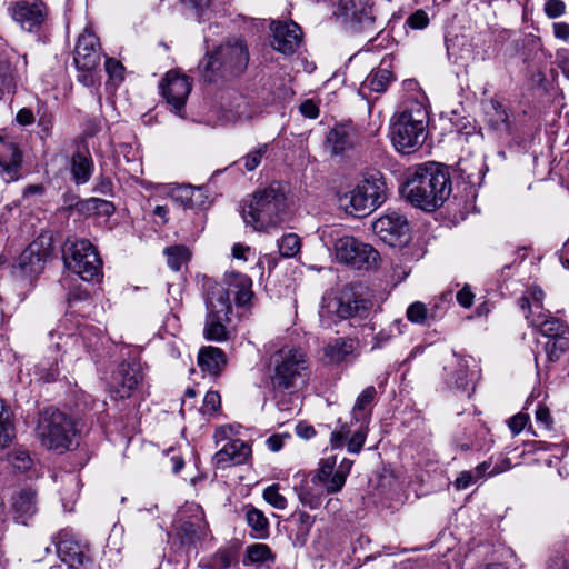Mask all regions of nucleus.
Here are the masks:
<instances>
[{
  "instance_id": "nucleus-13",
  "label": "nucleus",
  "mask_w": 569,
  "mask_h": 569,
  "mask_svg": "<svg viewBox=\"0 0 569 569\" xmlns=\"http://www.w3.org/2000/svg\"><path fill=\"white\" fill-rule=\"evenodd\" d=\"M54 545L60 560L71 569H87L91 562L88 545L77 539L70 530L59 531Z\"/></svg>"
},
{
  "instance_id": "nucleus-12",
  "label": "nucleus",
  "mask_w": 569,
  "mask_h": 569,
  "mask_svg": "<svg viewBox=\"0 0 569 569\" xmlns=\"http://www.w3.org/2000/svg\"><path fill=\"white\" fill-rule=\"evenodd\" d=\"M64 318L58 328L50 332V337H58L59 341L54 343L57 349L63 348L64 352L74 351L80 347L86 351L96 350L101 340L100 330L88 323H77L74 331L69 330Z\"/></svg>"
},
{
  "instance_id": "nucleus-43",
  "label": "nucleus",
  "mask_w": 569,
  "mask_h": 569,
  "mask_svg": "<svg viewBox=\"0 0 569 569\" xmlns=\"http://www.w3.org/2000/svg\"><path fill=\"white\" fill-rule=\"evenodd\" d=\"M491 463L489 461H483L479 463L475 469L467 470L460 472V475L455 480V487L458 490H463L476 483L478 480L482 479L490 469Z\"/></svg>"
},
{
  "instance_id": "nucleus-20",
  "label": "nucleus",
  "mask_w": 569,
  "mask_h": 569,
  "mask_svg": "<svg viewBox=\"0 0 569 569\" xmlns=\"http://www.w3.org/2000/svg\"><path fill=\"white\" fill-rule=\"evenodd\" d=\"M161 93L171 110L182 116L186 101L192 89V81L189 77L177 71H169L160 83Z\"/></svg>"
},
{
  "instance_id": "nucleus-53",
  "label": "nucleus",
  "mask_w": 569,
  "mask_h": 569,
  "mask_svg": "<svg viewBox=\"0 0 569 569\" xmlns=\"http://www.w3.org/2000/svg\"><path fill=\"white\" fill-rule=\"evenodd\" d=\"M38 114V126L40 127V131L42 137H49L52 132L54 117L52 112L48 111L44 106H39L37 110Z\"/></svg>"
},
{
  "instance_id": "nucleus-36",
  "label": "nucleus",
  "mask_w": 569,
  "mask_h": 569,
  "mask_svg": "<svg viewBox=\"0 0 569 569\" xmlns=\"http://www.w3.org/2000/svg\"><path fill=\"white\" fill-rule=\"evenodd\" d=\"M227 360L223 351L217 347H204L198 356V365L203 371L217 376L224 367Z\"/></svg>"
},
{
  "instance_id": "nucleus-59",
  "label": "nucleus",
  "mask_w": 569,
  "mask_h": 569,
  "mask_svg": "<svg viewBox=\"0 0 569 569\" xmlns=\"http://www.w3.org/2000/svg\"><path fill=\"white\" fill-rule=\"evenodd\" d=\"M40 378L44 381H51L59 375L58 360L54 359L52 363L47 367V363L41 362L38 366Z\"/></svg>"
},
{
  "instance_id": "nucleus-5",
  "label": "nucleus",
  "mask_w": 569,
  "mask_h": 569,
  "mask_svg": "<svg viewBox=\"0 0 569 569\" xmlns=\"http://www.w3.org/2000/svg\"><path fill=\"white\" fill-rule=\"evenodd\" d=\"M286 196L279 187L257 191L242 211V217L254 231L269 232L284 220Z\"/></svg>"
},
{
  "instance_id": "nucleus-6",
  "label": "nucleus",
  "mask_w": 569,
  "mask_h": 569,
  "mask_svg": "<svg viewBox=\"0 0 569 569\" xmlns=\"http://www.w3.org/2000/svg\"><path fill=\"white\" fill-rule=\"evenodd\" d=\"M427 122V108L418 101H410L391 124L390 137L396 150L410 153L421 147Z\"/></svg>"
},
{
  "instance_id": "nucleus-55",
  "label": "nucleus",
  "mask_w": 569,
  "mask_h": 569,
  "mask_svg": "<svg viewBox=\"0 0 569 569\" xmlns=\"http://www.w3.org/2000/svg\"><path fill=\"white\" fill-rule=\"evenodd\" d=\"M295 516L299 522L298 536L305 540L315 523V517L302 510L296 511Z\"/></svg>"
},
{
  "instance_id": "nucleus-28",
  "label": "nucleus",
  "mask_w": 569,
  "mask_h": 569,
  "mask_svg": "<svg viewBox=\"0 0 569 569\" xmlns=\"http://www.w3.org/2000/svg\"><path fill=\"white\" fill-rule=\"evenodd\" d=\"M356 144L355 132L345 126L335 127L326 139V149L331 156H341L353 149Z\"/></svg>"
},
{
  "instance_id": "nucleus-46",
  "label": "nucleus",
  "mask_w": 569,
  "mask_h": 569,
  "mask_svg": "<svg viewBox=\"0 0 569 569\" xmlns=\"http://www.w3.org/2000/svg\"><path fill=\"white\" fill-rule=\"evenodd\" d=\"M13 438L11 412L0 399V449L9 446Z\"/></svg>"
},
{
  "instance_id": "nucleus-15",
  "label": "nucleus",
  "mask_w": 569,
  "mask_h": 569,
  "mask_svg": "<svg viewBox=\"0 0 569 569\" xmlns=\"http://www.w3.org/2000/svg\"><path fill=\"white\" fill-rule=\"evenodd\" d=\"M7 12L23 30L32 32L46 21L48 8L42 0H16L8 3Z\"/></svg>"
},
{
  "instance_id": "nucleus-9",
  "label": "nucleus",
  "mask_w": 569,
  "mask_h": 569,
  "mask_svg": "<svg viewBox=\"0 0 569 569\" xmlns=\"http://www.w3.org/2000/svg\"><path fill=\"white\" fill-rule=\"evenodd\" d=\"M66 268L84 281H99L102 260L97 248L88 239H68L63 248Z\"/></svg>"
},
{
  "instance_id": "nucleus-30",
  "label": "nucleus",
  "mask_w": 569,
  "mask_h": 569,
  "mask_svg": "<svg viewBox=\"0 0 569 569\" xmlns=\"http://www.w3.org/2000/svg\"><path fill=\"white\" fill-rule=\"evenodd\" d=\"M460 178L470 186L471 189L479 187L486 174V163L481 158H465L457 163Z\"/></svg>"
},
{
  "instance_id": "nucleus-34",
  "label": "nucleus",
  "mask_w": 569,
  "mask_h": 569,
  "mask_svg": "<svg viewBox=\"0 0 569 569\" xmlns=\"http://www.w3.org/2000/svg\"><path fill=\"white\" fill-rule=\"evenodd\" d=\"M392 82V72L387 69H377L371 71L362 81L359 92L365 98L370 93H383Z\"/></svg>"
},
{
  "instance_id": "nucleus-26",
  "label": "nucleus",
  "mask_w": 569,
  "mask_h": 569,
  "mask_svg": "<svg viewBox=\"0 0 569 569\" xmlns=\"http://www.w3.org/2000/svg\"><path fill=\"white\" fill-rule=\"evenodd\" d=\"M37 511V495L32 489H22L12 496L10 512L16 522L28 525Z\"/></svg>"
},
{
  "instance_id": "nucleus-1",
  "label": "nucleus",
  "mask_w": 569,
  "mask_h": 569,
  "mask_svg": "<svg viewBox=\"0 0 569 569\" xmlns=\"http://www.w3.org/2000/svg\"><path fill=\"white\" fill-rule=\"evenodd\" d=\"M401 193L417 208L426 211L438 209L451 193L448 168L437 162L415 167L402 186Z\"/></svg>"
},
{
  "instance_id": "nucleus-2",
  "label": "nucleus",
  "mask_w": 569,
  "mask_h": 569,
  "mask_svg": "<svg viewBox=\"0 0 569 569\" xmlns=\"http://www.w3.org/2000/svg\"><path fill=\"white\" fill-rule=\"evenodd\" d=\"M250 60L247 43L242 39H229L208 52L199 62L202 80L217 87L237 81L247 70Z\"/></svg>"
},
{
  "instance_id": "nucleus-11",
  "label": "nucleus",
  "mask_w": 569,
  "mask_h": 569,
  "mask_svg": "<svg viewBox=\"0 0 569 569\" xmlns=\"http://www.w3.org/2000/svg\"><path fill=\"white\" fill-rule=\"evenodd\" d=\"M220 290L221 299L218 301L232 311L231 297L237 307H248L253 298L252 280L239 272H230L224 276V283L208 280L206 282V297H213V292Z\"/></svg>"
},
{
  "instance_id": "nucleus-61",
  "label": "nucleus",
  "mask_w": 569,
  "mask_h": 569,
  "mask_svg": "<svg viewBox=\"0 0 569 569\" xmlns=\"http://www.w3.org/2000/svg\"><path fill=\"white\" fill-rule=\"evenodd\" d=\"M529 421L527 413L519 412L509 419V428L513 435L520 433Z\"/></svg>"
},
{
  "instance_id": "nucleus-18",
  "label": "nucleus",
  "mask_w": 569,
  "mask_h": 569,
  "mask_svg": "<svg viewBox=\"0 0 569 569\" xmlns=\"http://www.w3.org/2000/svg\"><path fill=\"white\" fill-rule=\"evenodd\" d=\"M372 0H340L339 14L343 23L353 32H372L375 18Z\"/></svg>"
},
{
  "instance_id": "nucleus-33",
  "label": "nucleus",
  "mask_w": 569,
  "mask_h": 569,
  "mask_svg": "<svg viewBox=\"0 0 569 569\" xmlns=\"http://www.w3.org/2000/svg\"><path fill=\"white\" fill-rule=\"evenodd\" d=\"M93 160L89 150L77 151L70 160V172L77 184L87 183L93 173Z\"/></svg>"
},
{
  "instance_id": "nucleus-3",
  "label": "nucleus",
  "mask_w": 569,
  "mask_h": 569,
  "mask_svg": "<svg viewBox=\"0 0 569 569\" xmlns=\"http://www.w3.org/2000/svg\"><path fill=\"white\" fill-rule=\"evenodd\" d=\"M270 383L277 392L292 393L301 389L310 377L307 352L296 346L284 345L269 356Z\"/></svg>"
},
{
  "instance_id": "nucleus-39",
  "label": "nucleus",
  "mask_w": 569,
  "mask_h": 569,
  "mask_svg": "<svg viewBox=\"0 0 569 569\" xmlns=\"http://www.w3.org/2000/svg\"><path fill=\"white\" fill-rule=\"evenodd\" d=\"M246 521L257 539H264L269 536V521L264 513L253 506H246Z\"/></svg>"
},
{
  "instance_id": "nucleus-31",
  "label": "nucleus",
  "mask_w": 569,
  "mask_h": 569,
  "mask_svg": "<svg viewBox=\"0 0 569 569\" xmlns=\"http://www.w3.org/2000/svg\"><path fill=\"white\" fill-rule=\"evenodd\" d=\"M451 368L455 369L446 376V381L449 387L462 391L473 390V378L468 370V359L460 358L453 355Z\"/></svg>"
},
{
  "instance_id": "nucleus-48",
  "label": "nucleus",
  "mask_w": 569,
  "mask_h": 569,
  "mask_svg": "<svg viewBox=\"0 0 569 569\" xmlns=\"http://www.w3.org/2000/svg\"><path fill=\"white\" fill-rule=\"evenodd\" d=\"M545 352L548 362H557L560 358L569 352V336H563L555 340H547L545 343Z\"/></svg>"
},
{
  "instance_id": "nucleus-50",
  "label": "nucleus",
  "mask_w": 569,
  "mask_h": 569,
  "mask_svg": "<svg viewBox=\"0 0 569 569\" xmlns=\"http://www.w3.org/2000/svg\"><path fill=\"white\" fill-rule=\"evenodd\" d=\"M279 252L286 258L295 257L301 247L300 238L295 233L283 236L278 241Z\"/></svg>"
},
{
  "instance_id": "nucleus-22",
  "label": "nucleus",
  "mask_w": 569,
  "mask_h": 569,
  "mask_svg": "<svg viewBox=\"0 0 569 569\" xmlns=\"http://www.w3.org/2000/svg\"><path fill=\"white\" fill-rule=\"evenodd\" d=\"M271 30V46L274 50L283 54H292L300 48L302 43V31L296 22H273Z\"/></svg>"
},
{
  "instance_id": "nucleus-51",
  "label": "nucleus",
  "mask_w": 569,
  "mask_h": 569,
  "mask_svg": "<svg viewBox=\"0 0 569 569\" xmlns=\"http://www.w3.org/2000/svg\"><path fill=\"white\" fill-rule=\"evenodd\" d=\"M263 499L273 508L283 510L287 508V499L280 493L279 483L268 486L262 493Z\"/></svg>"
},
{
  "instance_id": "nucleus-44",
  "label": "nucleus",
  "mask_w": 569,
  "mask_h": 569,
  "mask_svg": "<svg viewBox=\"0 0 569 569\" xmlns=\"http://www.w3.org/2000/svg\"><path fill=\"white\" fill-rule=\"evenodd\" d=\"M64 488L61 491V501L66 510H72L79 496L80 480L73 473H67L64 479Z\"/></svg>"
},
{
  "instance_id": "nucleus-49",
  "label": "nucleus",
  "mask_w": 569,
  "mask_h": 569,
  "mask_svg": "<svg viewBox=\"0 0 569 569\" xmlns=\"http://www.w3.org/2000/svg\"><path fill=\"white\" fill-rule=\"evenodd\" d=\"M231 565V552L228 549H219L212 556L203 559L206 569H227Z\"/></svg>"
},
{
  "instance_id": "nucleus-56",
  "label": "nucleus",
  "mask_w": 569,
  "mask_h": 569,
  "mask_svg": "<svg viewBox=\"0 0 569 569\" xmlns=\"http://www.w3.org/2000/svg\"><path fill=\"white\" fill-rule=\"evenodd\" d=\"M405 24L413 30H422L429 24V17L425 10L419 9L407 18Z\"/></svg>"
},
{
  "instance_id": "nucleus-25",
  "label": "nucleus",
  "mask_w": 569,
  "mask_h": 569,
  "mask_svg": "<svg viewBox=\"0 0 569 569\" xmlns=\"http://www.w3.org/2000/svg\"><path fill=\"white\" fill-rule=\"evenodd\" d=\"M251 455V448L240 439L228 441L213 457L217 468L244 463Z\"/></svg>"
},
{
  "instance_id": "nucleus-35",
  "label": "nucleus",
  "mask_w": 569,
  "mask_h": 569,
  "mask_svg": "<svg viewBox=\"0 0 569 569\" xmlns=\"http://www.w3.org/2000/svg\"><path fill=\"white\" fill-rule=\"evenodd\" d=\"M73 209L77 213L84 217H110L116 211V207L111 201L94 197L78 201Z\"/></svg>"
},
{
  "instance_id": "nucleus-29",
  "label": "nucleus",
  "mask_w": 569,
  "mask_h": 569,
  "mask_svg": "<svg viewBox=\"0 0 569 569\" xmlns=\"http://www.w3.org/2000/svg\"><path fill=\"white\" fill-rule=\"evenodd\" d=\"M530 323L533 327H537L547 340H555L563 336H569V326L553 317L550 311L538 312L537 316H533Z\"/></svg>"
},
{
  "instance_id": "nucleus-58",
  "label": "nucleus",
  "mask_w": 569,
  "mask_h": 569,
  "mask_svg": "<svg viewBox=\"0 0 569 569\" xmlns=\"http://www.w3.org/2000/svg\"><path fill=\"white\" fill-rule=\"evenodd\" d=\"M346 483V478L336 470L321 486L326 493H336L340 491Z\"/></svg>"
},
{
  "instance_id": "nucleus-45",
  "label": "nucleus",
  "mask_w": 569,
  "mask_h": 569,
  "mask_svg": "<svg viewBox=\"0 0 569 569\" xmlns=\"http://www.w3.org/2000/svg\"><path fill=\"white\" fill-rule=\"evenodd\" d=\"M17 83L9 66L0 67V101H11L16 93Z\"/></svg>"
},
{
  "instance_id": "nucleus-23",
  "label": "nucleus",
  "mask_w": 569,
  "mask_h": 569,
  "mask_svg": "<svg viewBox=\"0 0 569 569\" xmlns=\"http://www.w3.org/2000/svg\"><path fill=\"white\" fill-rule=\"evenodd\" d=\"M98 47L99 41L96 34L89 30H84L78 38L74 49V63L78 69L90 71L100 63Z\"/></svg>"
},
{
  "instance_id": "nucleus-54",
  "label": "nucleus",
  "mask_w": 569,
  "mask_h": 569,
  "mask_svg": "<svg viewBox=\"0 0 569 569\" xmlns=\"http://www.w3.org/2000/svg\"><path fill=\"white\" fill-rule=\"evenodd\" d=\"M199 192V189H194L193 187L190 186H183L176 188L172 197L174 200L180 201L183 207L192 208L196 204L193 201V197L196 193Z\"/></svg>"
},
{
  "instance_id": "nucleus-64",
  "label": "nucleus",
  "mask_w": 569,
  "mask_h": 569,
  "mask_svg": "<svg viewBox=\"0 0 569 569\" xmlns=\"http://www.w3.org/2000/svg\"><path fill=\"white\" fill-rule=\"evenodd\" d=\"M535 416H536L537 422L540 423L543 428H546V429L551 428L552 418H551L549 409L546 406L539 405L538 408L536 409Z\"/></svg>"
},
{
  "instance_id": "nucleus-7",
  "label": "nucleus",
  "mask_w": 569,
  "mask_h": 569,
  "mask_svg": "<svg viewBox=\"0 0 569 569\" xmlns=\"http://www.w3.org/2000/svg\"><path fill=\"white\" fill-rule=\"evenodd\" d=\"M386 183L379 172L361 179L349 192L339 196L345 210L356 217H365L385 201Z\"/></svg>"
},
{
  "instance_id": "nucleus-60",
  "label": "nucleus",
  "mask_w": 569,
  "mask_h": 569,
  "mask_svg": "<svg viewBox=\"0 0 569 569\" xmlns=\"http://www.w3.org/2000/svg\"><path fill=\"white\" fill-rule=\"evenodd\" d=\"M93 192L103 194V196H112L113 194V183L110 178L100 176L97 178Z\"/></svg>"
},
{
  "instance_id": "nucleus-62",
  "label": "nucleus",
  "mask_w": 569,
  "mask_h": 569,
  "mask_svg": "<svg viewBox=\"0 0 569 569\" xmlns=\"http://www.w3.org/2000/svg\"><path fill=\"white\" fill-rule=\"evenodd\" d=\"M264 149L266 147L254 150L243 158V164L248 171L254 170L260 164Z\"/></svg>"
},
{
  "instance_id": "nucleus-63",
  "label": "nucleus",
  "mask_w": 569,
  "mask_h": 569,
  "mask_svg": "<svg viewBox=\"0 0 569 569\" xmlns=\"http://www.w3.org/2000/svg\"><path fill=\"white\" fill-rule=\"evenodd\" d=\"M565 3L561 0H548L545 4L546 14L549 18H558L565 13Z\"/></svg>"
},
{
  "instance_id": "nucleus-57",
  "label": "nucleus",
  "mask_w": 569,
  "mask_h": 569,
  "mask_svg": "<svg viewBox=\"0 0 569 569\" xmlns=\"http://www.w3.org/2000/svg\"><path fill=\"white\" fill-rule=\"evenodd\" d=\"M221 400L220 395L217 391H208L203 398V405L201 411L203 415H212L220 407Z\"/></svg>"
},
{
  "instance_id": "nucleus-37",
  "label": "nucleus",
  "mask_w": 569,
  "mask_h": 569,
  "mask_svg": "<svg viewBox=\"0 0 569 569\" xmlns=\"http://www.w3.org/2000/svg\"><path fill=\"white\" fill-rule=\"evenodd\" d=\"M355 350V342L347 338H336L329 341L325 349V358L331 363L345 361Z\"/></svg>"
},
{
  "instance_id": "nucleus-14",
  "label": "nucleus",
  "mask_w": 569,
  "mask_h": 569,
  "mask_svg": "<svg viewBox=\"0 0 569 569\" xmlns=\"http://www.w3.org/2000/svg\"><path fill=\"white\" fill-rule=\"evenodd\" d=\"M372 231L390 247H401L409 241V224L403 214L390 211L372 222Z\"/></svg>"
},
{
  "instance_id": "nucleus-52",
  "label": "nucleus",
  "mask_w": 569,
  "mask_h": 569,
  "mask_svg": "<svg viewBox=\"0 0 569 569\" xmlns=\"http://www.w3.org/2000/svg\"><path fill=\"white\" fill-rule=\"evenodd\" d=\"M336 467V457H329L321 460L319 468L317 471L310 477L322 485L328 478L333 473Z\"/></svg>"
},
{
  "instance_id": "nucleus-41",
  "label": "nucleus",
  "mask_w": 569,
  "mask_h": 569,
  "mask_svg": "<svg viewBox=\"0 0 569 569\" xmlns=\"http://www.w3.org/2000/svg\"><path fill=\"white\" fill-rule=\"evenodd\" d=\"M274 556L271 549L264 543H253L247 547L246 557L243 559L244 566L260 567L268 561H273Z\"/></svg>"
},
{
  "instance_id": "nucleus-27",
  "label": "nucleus",
  "mask_w": 569,
  "mask_h": 569,
  "mask_svg": "<svg viewBox=\"0 0 569 569\" xmlns=\"http://www.w3.org/2000/svg\"><path fill=\"white\" fill-rule=\"evenodd\" d=\"M295 478L299 479V482L293 487L299 501L310 509L319 508L325 493L322 486L307 473H298Z\"/></svg>"
},
{
  "instance_id": "nucleus-42",
  "label": "nucleus",
  "mask_w": 569,
  "mask_h": 569,
  "mask_svg": "<svg viewBox=\"0 0 569 569\" xmlns=\"http://www.w3.org/2000/svg\"><path fill=\"white\" fill-rule=\"evenodd\" d=\"M437 303H435L432 308L428 309L423 302L416 301L408 307L406 316L412 323L428 325L430 320H435L437 318Z\"/></svg>"
},
{
  "instance_id": "nucleus-4",
  "label": "nucleus",
  "mask_w": 569,
  "mask_h": 569,
  "mask_svg": "<svg viewBox=\"0 0 569 569\" xmlns=\"http://www.w3.org/2000/svg\"><path fill=\"white\" fill-rule=\"evenodd\" d=\"M376 396V388L368 386L357 397L350 423L339 420L338 427L331 432L330 446L332 449H342L347 446L349 453L358 455L361 451L369 432Z\"/></svg>"
},
{
  "instance_id": "nucleus-24",
  "label": "nucleus",
  "mask_w": 569,
  "mask_h": 569,
  "mask_svg": "<svg viewBox=\"0 0 569 569\" xmlns=\"http://www.w3.org/2000/svg\"><path fill=\"white\" fill-rule=\"evenodd\" d=\"M22 156L17 146L0 137V176L9 183L19 178Z\"/></svg>"
},
{
  "instance_id": "nucleus-32",
  "label": "nucleus",
  "mask_w": 569,
  "mask_h": 569,
  "mask_svg": "<svg viewBox=\"0 0 569 569\" xmlns=\"http://www.w3.org/2000/svg\"><path fill=\"white\" fill-rule=\"evenodd\" d=\"M207 523L203 519V512L197 508L196 513L189 520H180L178 527V535L182 543H193L196 540L202 538L206 533Z\"/></svg>"
},
{
  "instance_id": "nucleus-8",
  "label": "nucleus",
  "mask_w": 569,
  "mask_h": 569,
  "mask_svg": "<svg viewBox=\"0 0 569 569\" xmlns=\"http://www.w3.org/2000/svg\"><path fill=\"white\" fill-rule=\"evenodd\" d=\"M74 435V423L64 412L47 408L40 413L37 437L43 447L63 452L70 448Z\"/></svg>"
},
{
  "instance_id": "nucleus-40",
  "label": "nucleus",
  "mask_w": 569,
  "mask_h": 569,
  "mask_svg": "<svg viewBox=\"0 0 569 569\" xmlns=\"http://www.w3.org/2000/svg\"><path fill=\"white\" fill-rule=\"evenodd\" d=\"M488 123L497 131L510 132L509 114L502 104L496 100L490 101V108L486 112Z\"/></svg>"
},
{
  "instance_id": "nucleus-47",
  "label": "nucleus",
  "mask_w": 569,
  "mask_h": 569,
  "mask_svg": "<svg viewBox=\"0 0 569 569\" xmlns=\"http://www.w3.org/2000/svg\"><path fill=\"white\" fill-rule=\"evenodd\" d=\"M164 254L167 256L168 266L173 271H179L191 258V252L186 246L169 247L164 250Z\"/></svg>"
},
{
  "instance_id": "nucleus-16",
  "label": "nucleus",
  "mask_w": 569,
  "mask_h": 569,
  "mask_svg": "<svg viewBox=\"0 0 569 569\" xmlns=\"http://www.w3.org/2000/svg\"><path fill=\"white\" fill-rule=\"evenodd\" d=\"M52 239L49 234H40L18 257L17 267L24 274L33 276L43 271L52 254Z\"/></svg>"
},
{
  "instance_id": "nucleus-10",
  "label": "nucleus",
  "mask_w": 569,
  "mask_h": 569,
  "mask_svg": "<svg viewBox=\"0 0 569 569\" xmlns=\"http://www.w3.org/2000/svg\"><path fill=\"white\" fill-rule=\"evenodd\" d=\"M333 251L340 263L357 270L377 269L380 261L379 252L371 244L351 236L337 238L333 243Z\"/></svg>"
},
{
  "instance_id": "nucleus-21",
  "label": "nucleus",
  "mask_w": 569,
  "mask_h": 569,
  "mask_svg": "<svg viewBox=\"0 0 569 569\" xmlns=\"http://www.w3.org/2000/svg\"><path fill=\"white\" fill-rule=\"evenodd\" d=\"M326 308L340 319L367 318L370 310L368 300L357 296L351 289H343L339 297L330 300Z\"/></svg>"
},
{
  "instance_id": "nucleus-19",
  "label": "nucleus",
  "mask_w": 569,
  "mask_h": 569,
  "mask_svg": "<svg viewBox=\"0 0 569 569\" xmlns=\"http://www.w3.org/2000/svg\"><path fill=\"white\" fill-rule=\"evenodd\" d=\"M142 379L143 373L139 362L126 361L120 363L110 379L109 392L111 398L114 400L130 398Z\"/></svg>"
},
{
  "instance_id": "nucleus-38",
  "label": "nucleus",
  "mask_w": 569,
  "mask_h": 569,
  "mask_svg": "<svg viewBox=\"0 0 569 569\" xmlns=\"http://www.w3.org/2000/svg\"><path fill=\"white\" fill-rule=\"evenodd\" d=\"M543 291L538 287H530L526 293L519 298L518 305L521 310H527L528 313L525 315L526 319L531 321L533 316H537L538 312H547L548 310L543 309Z\"/></svg>"
},
{
  "instance_id": "nucleus-17",
  "label": "nucleus",
  "mask_w": 569,
  "mask_h": 569,
  "mask_svg": "<svg viewBox=\"0 0 569 569\" xmlns=\"http://www.w3.org/2000/svg\"><path fill=\"white\" fill-rule=\"evenodd\" d=\"M221 299V291L213 292V297H206V322L203 335L207 340L221 342L228 339L227 323L230 321L229 315L231 311L226 309V306L219 302Z\"/></svg>"
}]
</instances>
